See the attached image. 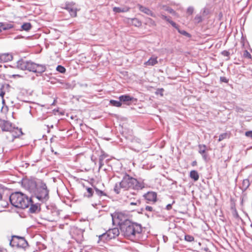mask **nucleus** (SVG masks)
Returning <instances> with one entry per match:
<instances>
[{"instance_id": "obj_42", "label": "nucleus", "mask_w": 252, "mask_h": 252, "mask_svg": "<svg viewBox=\"0 0 252 252\" xmlns=\"http://www.w3.org/2000/svg\"><path fill=\"white\" fill-rule=\"evenodd\" d=\"M245 135L247 137L252 138V131H248L245 133Z\"/></svg>"}, {"instance_id": "obj_37", "label": "nucleus", "mask_w": 252, "mask_h": 252, "mask_svg": "<svg viewBox=\"0 0 252 252\" xmlns=\"http://www.w3.org/2000/svg\"><path fill=\"white\" fill-rule=\"evenodd\" d=\"M190 177L194 181H196L199 179L198 174H190Z\"/></svg>"}, {"instance_id": "obj_40", "label": "nucleus", "mask_w": 252, "mask_h": 252, "mask_svg": "<svg viewBox=\"0 0 252 252\" xmlns=\"http://www.w3.org/2000/svg\"><path fill=\"white\" fill-rule=\"evenodd\" d=\"M169 23H170L171 24V25L174 27L175 28H176L177 30H178V29H179V27L173 21H169Z\"/></svg>"}, {"instance_id": "obj_43", "label": "nucleus", "mask_w": 252, "mask_h": 252, "mask_svg": "<svg viewBox=\"0 0 252 252\" xmlns=\"http://www.w3.org/2000/svg\"><path fill=\"white\" fill-rule=\"evenodd\" d=\"M145 209L146 211H149V212H152L153 211V207H151V206H147L145 208Z\"/></svg>"}, {"instance_id": "obj_3", "label": "nucleus", "mask_w": 252, "mask_h": 252, "mask_svg": "<svg viewBox=\"0 0 252 252\" xmlns=\"http://www.w3.org/2000/svg\"><path fill=\"white\" fill-rule=\"evenodd\" d=\"M9 199L14 206L22 209L28 207L32 203L31 198L20 192L12 193Z\"/></svg>"}, {"instance_id": "obj_10", "label": "nucleus", "mask_w": 252, "mask_h": 252, "mask_svg": "<svg viewBox=\"0 0 252 252\" xmlns=\"http://www.w3.org/2000/svg\"><path fill=\"white\" fill-rule=\"evenodd\" d=\"M144 197L147 203H154L157 200V194L154 191H148L144 195Z\"/></svg>"}, {"instance_id": "obj_45", "label": "nucleus", "mask_w": 252, "mask_h": 252, "mask_svg": "<svg viewBox=\"0 0 252 252\" xmlns=\"http://www.w3.org/2000/svg\"><path fill=\"white\" fill-rule=\"evenodd\" d=\"M222 54L224 56H228L229 55V53L226 51H224L222 52Z\"/></svg>"}, {"instance_id": "obj_14", "label": "nucleus", "mask_w": 252, "mask_h": 252, "mask_svg": "<svg viewBox=\"0 0 252 252\" xmlns=\"http://www.w3.org/2000/svg\"><path fill=\"white\" fill-rule=\"evenodd\" d=\"M111 239H112V238H110V237L109 236L108 233L107 231L105 233L99 236L97 242L99 243L100 241H102L103 242H106Z\"/></svg>"}, {"instance_id": "obj_2", "label": "nucleus", "mask_w": 252, "mask_h": 252, "mask_svg": "<svg viewBox=\"0 0 252 252\" xmlns=\"http://www.w3.org/2000/svg\"><path fill=\"white\" fill-rule=\"evenodd\" d=\"M121 188L125 189L132 188L135 189H142L145 188V184L144 180H137L130 176L128 174H126L120 183Z\"/></svg>"}, {"instance_id": "obj_46", "label": "nucleus", "mask_w": 252, "mask_h": 252, "mask_svg": "<svg viewBox=\"0 0 252 252\" xmlns=\"http://www.w3.org/2000/svg\"><path fill=\"white\" fill-rule=\"evenodd\" d=\"M172 208V205L171 204H168L167 206H166V209L167 210H169L170 209H171Z\"/></svg>"}, {"instance_id": "obj_8", "label": "nucleus", "mask_w": 252, "mask_h": 252, "mask_svg": "<svg viewBox=\"0 0 252 252\" xmlns=\"http://www.w3.org/2000/svg\"><path fill=\"white\" fill-rule=\"evenodd\" d=\"M62 8L67 10L71 17H76L77 9L75 6V3L73 2H66L64 6H63Z\"/></svg>"}, {"instance_id": "obj_52", "label": "nucleus", "mask_w": 252, "mask_h": 252, "mask_svg": "<svg viewBox=\"0 0 252 252\" xmlns=\"http://www.w3.org/2000/svg\"><path fill=\"white\" fill-rule=\"evenodd\" d=\"M35 208L34 207H31V210H32V212H34L35 211Z\"/></svg>"}, {"instance_id": "obj_38", "label": "nucleus", "mask_w": 252, "mask_h": 252, "mask_svg": "<svg viewBox=\"0 0 252 252\" xmlns=\"http://www.w3.org/2000/svg\"><path fill=\"white\" fill-rule=\"evenodd\" d=\"M96 193L100 196L106 195V194L102 191L97 189H95Z\"/></svg>"}, {"instance_id": "obj_22", "label": "nucleus", "mask_w": 252, "mask_h": 252, "mask_svg": "<svg viewBox=\"0 0 252 252\" xmlns=\"http://www.w3.org/2000/svg\"><path fill=\"white\" fill-rule=\"evenodd\" d=\"M46 68L45 66L36 64V66H35V69L34 70V72L36 73H42L44 72Z\"/></svg>"}, {"instance_id": "obj_24", "label": "nucleus", "mask_w": 252, "mask_h": 252, "mask_svg": "<svg viewBox=\"0 0 252 252\" xmlns=\"http://www.w3.org/2000/svg\"><path fill=\"white\" fill-rule=\"evenodd\" d=\"M120 101L127 102L131 101L132 99V97L128 95H122L119 97Z\"/></svg>"}, {"instance_id": "obj_23", "label": "nucleus", "mask_w": 252, "mask_h": 252, "mask_svg": "<svg viewBox=\"0 0 252 252\" xmlns=\"http://www.w3.org/2000/svg\"><path fill=\"white\" fill-rule=\"evenodd\" d=\"M12 132L13 133L12 135L14 137H18L23 134V132L22 131L21 129H19L18 128H16L14 129V130H12Z\"/></svg>"}, {"instance_id": "obj_35", "label": "nucleus", "mask_w": 252, "mask_h": 252, "mask_svg": "<svg viewBox=\"0 0 252 252\" xmlns=\"http://www.w3.org/2000/svg\"><path fill=\"white\" fill-rule=\"evenodd\" d=\"M50 142H51V145H50V148H51V151L52 152H54V147L55 146V144L53 143L54 142V137H52L50 139Z\"/></svg>"}, {"instance_id": "obj_39", "label": "nucleus", "mask_w": 252, "mask_h": 252, "mask_svg": "<svg viewBox=\"0 0 252 252\" xmlns=\"http://www.w3.org/2000/svg\"><path fill=\"white\" fill-rule=\"evenodd\" d=\"M194 8L193 7L190 6L187 9V13L189 14H192L193 12Z\"/></svg>"}, {"instance_id": "obj_28", "label": "nucleus", "mask_w": 252, "mask_h": 252, "mask_svg": "<svg viewBox=\"0 0 252 252\" xmlns=\"http://www.w3.org/2000/svg\"><path fill=\"white\" fill-rule=\"evenodd\" d=\"M164 9L167 12L173 14V15H177V13H176V12L173 9L169 7H165Z\"/></svg>"}, {"instance_id": "obj_4", "label": "nucleus", "mask_w": 252, "mask_h": 252, "mask_svg": "<svg viewBox=\"0 0 252 252\" xmlns=\"http://www.w3.org/2000/svg\"><path fill=\"white\" fill-rule=\"evenodd\" d=\"M120 228L125 236L128 238L133 237L136 234H139L142 231L140 225L132 223L130 221L122 225Z\"/></svg>"}, {"instance_id": "obj_32", "label": "nucleus", "mask_w": 252, "mask_h": 252, "mask_svg": "<svg viewBox=\"0 0 252 252\" xmlns=\"http://www.w3.org/2000/svg\"><path fill=\"white\" fill-rule=\"evenodd\" d=\"M228 136L227 133H223L219 136V141H221L224 139H225Z\"/></svg>"}, {"instance_id": "obj_54", "label": "nucleus", "mask_w": 252, "mask_h": 252, "mask_svg": "<svg viewBox=\"0 0 252 252\" xmlns=\"http://www.w3.org/2000/svg\"><path fill=\"white\" fill-rule=\"evenodd\" d=\"M54 154H55V155H57V154H58V153H57V152H54Z\"/></svg>"}, {"instance_id": "obj_26", "label": "nucleus", "mask_w": 252, "mask_h": 252, "mask_svg": "<svg viewBox=\"0 0 252 252\" xmlns=\"http://www.w3.org/2000/svg\"><path fill=\"white\" fill-rule=\"evenodd\" d=\"M110 103L112 105H113L114 106L118 107H121L122 105V103L121 102L120 100L117 101V100H110Z\"/></svg>"}, {"instance_id": "obj_29", "label": "nucleus", "mask_w": 252, "mask_h": 252, "mask_svg": "<svg viewBox=\"0 0 252 252\" xmlns=\"http://www.w3.org/2000/svg\"><path fill=\"white\" fill-rule=\"evenodd\" d=\"M56 70L62 73H64L66 71L65 68L61 65H59L57 66Z\"/></svg>"}, {"instance_id": "obj_20", "label": "nucleus", "mask_w": 252, "mask_h": 252, "mask_svg": "<svg viewBox=\"0 0 252 252\" xmlns=\"http://www.w3.org/2000/svg\"><path fill=\"white\" fill-rule=\"evenodd\" d=\"M0 26L2 31H6L13 28V25L11 23H0Z\"/></svg>"}, {"instance_id": "obj_36", "label": "nucleus", "mask_w": 252, "mask_h": 252, "mask_svg": "<svg viewBox=\"0 0 252 252\" xmlns=\"http://www.w3.org/2000/svg\"><path fill=\"white\" fill-rule=\"evenodd\" d=\"M194 20L196 23H199L202 21V17L200 15H197L194 18Z\"/></svg>"}, {"instance_id": "obj_5", "label": "nucleus", "mask_w": 252, "mask_h": 252, "mask_svg": "<svg viewBox=\"0 0 252 252\" xmlns=\"http://www.w3.org/2000/svg\"><path fill=\"white\" fill-rule=\"evenodd\" d=\"M112 219L113 222L118 224L120 227L129 221L128 216L125 213L121 212H115L112 215Z\"/></svg>"}, {"instance_id": "obj_7", "label": "nucleus", "mask_w": 252, "mask_h": 252, "mask_svg": "<svg viewBox=\"0 0 252 252\" xmlns=\"http://www.w3.org/2000/svg\"><path fill=\"white\" fill-rule=\"evenodd\" d=\"M10 245L12 247L23 248L27 246V243L24 238L13 236L10 242Z\"/></svg>"}, {"instance_id": "obj_17", "label": "nucleus", "mask_w": 252, "mask_h": 252, "mask_svg": "<svg viewBox=\"0 0 252 252\" xmlns=\"http://www.w3.org/2000/svg\"><path fill=\"white\" fill-rule=\"evenodd\" d=\"M108 157V155L104 153L103 152H101V154L99 156V171L100 172L101 168L103 165V160Z\"/></svg>"}, {"instance_id": "obj_6", "label": "nucleus", "mask_w": 252, "mask_h": 252, "mask_svg": "<svg viewBox=\"0 0 252 252\" xmlns=\"http://www.w3.org/2000/svg\"><path fill=\"white\" fill-rule=\"evenodd\" d=\"M35 66H36V63L24 59L20 60L17 63V68L23 70H28L34 72Z\"/></svg>"}, {"instance_id": "obj_25", "label": "nucleus", "mask_w": 252, "mask_h": 252, "mask_svg": "<svg viewBox=\"0 0 252 252\" xmlns=\"http://www.w3.org/2000/svg\"><path fill=\"white\" fill-rule=\"evenodd\" d=\"M50 207H51L50 208H48V209H50L51 210H53L51 211V213L52 214V216L53 217H58L59 216V211L57 209V208L56 207H55L53 205H51Z\"/></svg>"}, {"instance_id": "obj_31", "label": "nucleus", "mask_w": 252, "mask_h": 252, "mask_svg": "<svg viewBox=\"0 0 252 252\" xmlns=\"http://www.w3.org/2000/svg\"><path fill=\"white\" fill-rule=\"evenodd\" d=\"M185 239L188 242H192L194 240V237L189 235H185Z\"/></svg>"}, {"instance_id": "obj_49", "label": "nucleus", "mask_w": 252, "mask_h": 252, "mask_svg": "<svg viewBox=\"0 0 252 252\" xmlns=\"http://www.w3.org/2000/svg\"><path fill=\"white\" fill-rule=\"evenodd\" d=\"M58 112V110L57 109H54V110H53V113L55 114V115H56L57 113Z\"/></svg>"}, {"instance_id": "obj_19", "label": "nucleus", "mask_w": 252, "mask_h": 252, "mask_svg": "<svg viewBox=\"0 0 252 252\" xmlns=\"http://www.w3.org/2000/svg\"><path fill=\"white\" fill-rule=\"evenodd\" d=\"M138 7L139 8V10L141 11V12L146 13L147 15H151L152 16H153V12L149 8L145 7L140 4L138 5Z\"/></svg>"}, {"instance_id": "obj_16", "label": "nucleus", "mask_w": 252, "mask_h": 252, "mask_svg": "<svg viewBox=\"0 0 252 252\" xmlns=\"http://www.w3.org/2000/svg\"><path fill=\"white\" fill-rule=\"evenodd\" d=\"M158 58L157 57L153 56L150 58L148 61L144 63L146 66H153L158 63Z\"/></svg>"}, {"instance_id": "obj_30", "label": "nucleus", "mask_w": 252, "mask_h": 252, "mask_svg": "<svg viewBox=\"0 0 252 252\" xmlns=\"http://www.w3.org/2000/svg\"><path fill=\"white\" fill-rule=\"evenodd\" d=\"M199 152L201 155L205 153L206 150V146L205 145H199Z\"/></svg>"}, {"instance_id": "obj_21", "label": "nucleus", "mask_w": 252, "mask_h": 252, "mask_svg": "<svg viewBox=\"0 0 252 252\" xmlns=\"http://www.w3.org/2000/svg\"><path fill=\"white\" fill-rule=\"evenodd\" d=\"M84 188H85L87 190V193L84 194L85 196L90 198L93 196L94 194V191L92 188L85 187V185H83Z\"/></svg>"}, {"instance_id": "obj_47", "label": "nucleus", "mask_w": 252, "mask_h": 252, "mask_svg": "<svg viewBox=\"0 0 252 252\" xmlns=\"http://www.w3.org/2000/svg\"><path fill=\"white\" fill-rule=\"evenodd\" d=\"M114 190L115 191V192L117 193H119L120 192V191L119 190V189H118V186H116L114 189Z\"/></svg>"}, {"instance_id": "obj_33", "label": "nucleus", "mask_w": 252, "mask_h": 252, "mask_svg": "<svg viewBox=\"0 0 252 252\" xmlns=\"http://www.w3.org/2000/svg\"><path fill=\"white\" fill-rule=\"evenodd\" d=\"M178 31L179 33H180L181 34H182L184 35H185V36H188V37H189L190 36L189 34L184 30H181L179 28V29H178Z\"/></svg>"}, {"instance_id": "obj_51", "label": "nucleus", "mask_w": 252, "mask_h": 252, "mask_svg": "<svg viewBox=\"0 0 252 252\" xmlns=\"http://www.w3.org/2000/svg\"><path fill=\"white\" fill-rule=\"evenodd\" d=\"M202 155V156H203V158H204L205 159H206L207 158H206V155L205 154V153H204V154Z\"/></svg>"}, {"instance_id": "obj_27", "label": "nucleus", "mask_w": 252, "mask_h": 252, "mask_svg": "<svg viewBox=\"0 0 252 252\" xmlns=\"http://www.w3.org/2000/svg\"><path fill=\"white\" fill-rule=\"evenodd\" d=\"M32 26L30 23H24L22 26V29L26 31H28L31 29Z\"/></svg>"}, {"instance_id": "obj_34", "label": "nucleus", "mask_w": 252, "mask_h": 252, "mask_svg": "<svg viewBox=\"0 0 252 252\" xmlns=\"http://www.w3.org/2000/svg\"><path fill=\"white\" fill-rule=\"evenodd\" d=\"M244 57L247 59H251L252 56L250 53L247 50H245L243 54Z\"/></svg>"}, {"instance_id": "obj_12", "label": "nucleus", "mask_w": 252, "mask_h": 252, "mask_svg": "<svg viewBox=\"0 0 252 252\" xmlns=\"http://www.w3.org/2000/svg\"><path fill=\"white\" fill-rule=\"evenodd\" d=\"M12 55L8 53H4L0 55V62L5 63L12 60Z\"/></svg>"}, {"instance_id": "obj_18", "label": "nucleus", "mask_w": 252, "mask_h": 252, "mask_svg": "<svg viewBox=\"0 0 252 252\" xmlns=\"http://www.w3.org/2000/svg\"><path fill=\"white\" fill-rule=\"evenodd\" d=\"M129 10V8L126 6L117 7H114L113 8V10L115 13H120V12H126L128 11Z\"/></svg>"}, {"instance_id": "obj_48", "label": "nucleus", "mask_w": 252, "mask_h": 252, "mask_svg": "<svg viewBox=\"0 0 252 252\" xmlns=\"http://www.w3.org/2000/svg\"><path fill=\"white\" fill-rule=\"evenodd\" d=\"M46 119V117H44V118H43V117H39L38 118V120L42 121L43 120H45Z\"/></svg>"}, {"instance_id": "obj_11", "label": "nucleus", "mask_w": 252, "mask_h": 252, "mask_svg": "<svg viewBox=\"0 0 252 252\" xmlns=\"http://www.w3.org/2000/svg\"><path fill=\"white\" fill-rule=\"evenodd\" d=\"M0 127L2 131H11L13 128L11 123L1 119H0Z\"/></svg>"}, {"instance_id": "obj_1", "label": "nucleus", "mask_w": 252, "mask_h": 252, "mask_svg": "<svg viewBox=\"0 0 252 252\" xmlns=\"http://www.w3.org/2000/svg\"><path fill=\"white\" fill-rule=\"evenodd\" d=\"M25 188L39 200L46 198L47 190L46 184L40 181L25 180L23 182Z\"/></svg>"}, {"instance_id": "obj_53", "label": "nucleus", "mask_w": 252, "mask_h": 252, "mask_svg": "<svg viewBox=\"0 0 252 252\" xmlns=\"http://www.w3.org/2000/svg\"><path fill=\"white\" fill-rule=\"evenodd\" d=\"M56 101V100L55 99H54V101H53V103H52V105H54Z\"/></svg>"}, {"instance_id": "obj_44", "label": "nucleus", "mask_w": 252, "mask_h": 252, "mask_svg": "<svg viewBox=\"0 0 252 252\" xmlns=\"http://www.w3.org/2000/svg\"><path fill=\"white\" fill-rule=\"evenodd\" d=\"M4 94H5L4 92L2 90V89L1 88L0 90V96H1L3 98L4 97Z\"/></svg>"}, {"instance_id": "obj_50", "label": "nucleus", "mask_w": 252, "mask_h": 252, "mask_svg": "<svg viewBox=\"0 0 252 252\" xmlns=\"http://www.w3.org/2000/svg\"><path fill=\"white\" fill-rule=\"evenodd\" d=\"M189 173H197V172L195 170H191Z\"/></svg>"}, {"instance_id": "obj_9", "label": "nucleus", "mask_w": 252, "mask_h": 252, "mask_svg": "<svg viewBox=\"0 0 252 252\" xmlns=\"http://www.w3.org/2000/svg\"><path fill=\"white\" fill-rule=\"evenodd\" d=\"M136 196L135 194L129 193L126 196L127 198L126 199V202L130 205L139 206L141 202L135 197Z\"/></svg>"}, {"instance_id": "obj_41", "label": "nucleus", "mask_w": 252, "mask_h": 252, "mask_svg": "<svg viewBox=\"0 0 252 252\" xmlns=\"http://www.w3.org/2000/svg\"><path fill=\"white\" fill-rule=\"evenodd\" d=\"M161 18L162 19L165 20H166V21L168 22L169 23V21H171V20H170V19H169L168 17H167V16H165L164 15L161 14Z\"/></svg>"}, {"instance_id": "obj_15", "label": "nucleus", "mask_w": 252, "mask_h": 252, "mask_svg": "<svg viewBox=\"0 0 252 252\" xmlns=\"http://www.w3.org/2000/svg\"><path fill=\"white\" fill-rule=\"evenodd\" d=\"M109 236L112 239L116 238L119 235V230L118 228H114L107 231Z\"/></svg>"}, {"instance_id": "obj_13", "label": "nucleus", "mask_w": 252, "mask_h": 252, "mask_svg": "<svg viewBox=\"0 0 252 252\" xmlns=\"http://www.w3.org/2000/svg\"><path fill=\"white\" fill-rule=\"evenodd\" d=\"M127 22L135 27H139L141 26L142 23L137 18H127Z\"/></svg>"}]
</instances>
